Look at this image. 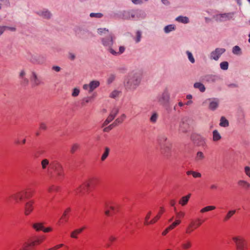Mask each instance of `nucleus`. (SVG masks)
<instances>
[{
  "mask_svg": "<svg viewBox=\"0 0 250 250\" xmlns=\"http://www.w3.org/2000/svg\"><path fill=\"white\" fill-rule=\"evenodd\" d=\"M193 87L195 88L198 89L201 92H204L206 90V87L203 83L201 82H196L194 83Z\"/></svg>",
  "mask_w": 250,
  "mask_h": 250,
  "instance_id": "nucleus-35",
  "label": "nucleus"
},
{
  "mask_svg": "<svg viewBox=\"0 0 250 250\" xmlns=\"http://www.w3.org/2000/svg\"><path fill=\"white\" fill-rule=\"evenodd\" d=\"M236 212L235 210H229L224 217L223 221L226 222L229 220Z\"/></svg>",
  "mask_w": 250,
  "mask_h": 250,
  "instance_id": "nucleus-41",
  "label": "nucleus"
},
{
  "mask_svg": "<svg viewBox=\"0 0 250 250\" xmlns=\"http://www.w3.org/2000/svg\"><path fill=\"white\" fill-rule=\"evenodd\" d=\"M213 141H218L221 139V136L217 130H214L212 132Z\"/></svg>",
  "mask_w": 250,
  "mask_h": 250,
  "instance_id": "nucleus-42",
  "label": "nucleus"
},
{
  "mask_svg": "<svg viewBox=\"0 0 250 250\" xmlns=\"http://www.w3.org/2000/svg\"><path fill=\"white\" fill-rule=\"evenodd\" d=\"M118 211V208L114 206H110L105 211V214L106 216H112Z\"/></svg>",
  "mask_w": 250,
  "mask_h": 250,
  "instance_id": "nucleus-24",
  "label": "nucleus"
},
{
  "mask_svg": "<svg viewBox=\"0 0 250 250\" xmlns=\"http://www.w3.org/2000/svg\"><path fill=\"white\" fill-rule=\"evenodd\" d=\"M45 239L43 235L34 236L24 242L19 250H36V247L42 244Z\"/></svg>",
  "mask_w": 250,
  "mask_h": 250,
  "instance_id": "nucleus-2",
  "label": "nucleus"
},
{
  "mask_svg": "<svg viewBox=\"0 0 250 250\" xmlns=\"http://www.w3.org/2000/svg\"><path fill=\"white\" fill-rule=\"evenodd\" d=\"M157 101L158 103L165 108L168 107L170 100V94L167 88H166L163 93L158 95Z\"/></svg>",
  "mask_w": 250,
  "mask_h": 250,
  "instance_id": "nucleus-7",
  "label": "nucleus"
},
{
  "mask_svg": "<svg viewBox=\"0 0 250 250\" xmlns=\"http://www.w3.org/2000/svg\"><path fill=\"white\" fill-rule=\"evenodd\" d=\"M107 49L108 51H109L113 55H114V56H117L118 55V52H116L115 50H114L112 48V46L108 47Z\"/></svg>",
  "mask_w": 250,
  "mask_h": 250,
  "instance_id": "nucleus-57",
  "label": "nucleus"
},
{
  "mask_svg": "<svg viewBox=\"0 0 250 250\" xmlns=\"http://www.w3.org/2000/svg\"><path fill=\"white\" fill-rule=\"evenodd\" d=\"M85 229L86 227L83 226V227L80 229H75L74 230L71 232L70 234V237L72 238H78V235L81 234Z\"/></svg>",
  "mask_w": 250,
  "mask_h": 250,
  "instance_id": "nucleus-26",
  "label": "nucleus"
},
{
  "mask_svg": "<svg viewBox=\"0 0 250 250\" xmlns=\"http://www.w3.org/2000/svg\"><path fill=\"white\" fill-rule=\"evenodd\" d=\"M125 118V114H123L121 117V118H117L115 122H114V124L117 125L118 124L121 123L124 119Z\"/></svg>",
  "mask_w": 250,
  "mask_h": 250,
  "instance_id": "nucleus-50",
  "label": "nucleus"
},
{
  "mask_svg": "<svg viewBox=\"0 0 250 250\" xmlns=\"http://www.w3.org/2000/svg\"><path fill=\"white\" fill-rule=\"evenodd\" d=\"M216 208V207L214 206H208L205 208H203L200 210V212L204 213L205 212L209 211L210 210H214Z\"/></svg>",
  "mask_w": 250,
  "mask_h": 250,
  "instance_id": "nucleus-43",
  "label": "nucleus"
},
{
  "mask_svg": "<svg viewBox=\"0 0 250 250\" xmlns=\"http://www.w3.org/2000/svg\"><path fill=\"white\" fill-rule=\"evenodd\" d=\"M90 89L89 92H92L95 88L100 85V82L98 81H92L89 83Z\"/></svg>",
  "mask_w": 250,
  "mask_h": 250,
  "instance_id": "nucleus-33",
  "label": "nucleus"
},
{
  "mask_svg": "<svg viewBox=\"0 0 250 250\" xmlns=\"http://www.w3.org/2000/svg\"><path fill=\"white\" fill-rule=\"evenodd\" d=\"M64 246V244H60L59 245H57L52 248H51L50 249H47V250H57L59 249L62 247Z\"/></svg>",
  "mask_w": 250,
  "mask_h": 250,
  "instance_id": "nucleus-58",
  "label": "nucleus"
},
{
  "mask_svg": "<svg viewBox=\"0 0 250 250\" xmlns=\"http://www.w3.org/2000/svg\"><path fill=\"white\" fill-rule=\"evenodd\" d=\"M27 59L33 64H42L45 61L44 57L42 55L38 54L33 55L30 53L27 56Z\"/></svg>",
  "mask_w": 250,
  "mask_h": 250,
  "instance_id": "nucleus-11",
  "label": "nucleus"
},
{
  "mask_svg": "<svg viewBox=\"0 0 250 250\" xmlns=\"http://www.w3.org/2000/svg\"><path fill=\"white\" fill-rule=\"evenodd\" d=\"M119 112V109L118 108H113L110 114V115H112V116H114V118L116 117V116L117 115V114H118Z\"/></svg>",
  "mask_w": 250,
  "mask_h": 250,
  "instance_id": "nucleus-59",
  "label": "nucleus"
},
{
  "mask_svg": "<svg viewBox=\"0 0 250 250\" xmlns=\"http://www.w3.org/2000/svg\"><path fill=\"white\" fill-rule=\"evenodd\" d=\"M192 246V242L189 240H187L181 244V248L183 250H188Z\"/></svg>",
  "mask_w": 250,
  "mask_h": 250,
  "instance_id": "nucleus-29",
  "label": "nucleus"
},
{
  "mask_svg": "<svg viewBox=\"0 0 250 250\" xmlns=\"http://www.w3.org/2000/svg\"><path fill=\"white\" fill-rule=\"evenodd\" d=\"M165 209L163 207L160 208L159 211L157 214L152 219L154 223H156L159 219L161 218L162 215L165 212Z\"/></svg>",
  "mask_w": 250,
  "mask_h": 250,
  "instance_id": "nucleus-32",
  "label": "nucleus"
},
{
  "mask_svg": "<svg viewBox=\"0 0 250 250\" xmlns=\"http://www.w3.org/2000/svg\"><path fill=\"white\" fill-rule=\"evenodd\" d=\"M194 229L190 226V224L188 225V226L187 227L186 229V233L187 234H190L191 232H192L194 230Z\"/></svg>",
  "mask_w": 250,
  "mask_h": 250,
  "instance_id": "nucleus-53",
  "label": "nucleus"
},
{
  "mask_svg": "<svg viewBox=\"0 0 250 250\" xmlns=\"http://www.w3.org/2000/svg\"><path fill=\"white\" fill-rule=\"evenodd\" d=\"M186 54H187L188 59L189 61L192 63H193L195 62V59L193 56V55L191 52L189 51H186Z\"/></svg>",
  "mask_w": 250,
  "mask_h": 250,
  "instance_id": "nucleus-46",
  "label": "nucleus"
},
{
  "mask_svg": "<svg viewBox=\"0 0 250 250\" xmlns=\"http://www.w3.org/2000/svg\"><path fill=\"white\" fill-rule=\"evenodd\" d=\"M97 182V180L95 178L88 179L75 189L76 195L83 196L85 194H88L90 192V188L94 187Z\"/></svg>",
  "mask_w": 250,
  "mask_h": 250,
  "instance_id": "nucleus-3",
  "label": "nucleus"
},
{
  "mask_svg": "<svg viewBox=\"0 0 250 250\" xmlns=\"http://www.w3.org/2000/svg\"><path fill=\"white\" fill-rule=\"evenodd\" d=\"M36 13L39 16L47 20L51 19L52 17L51 12L46 9H44L43 10H39L36 12Z\"/></svg>",
  "mask_w": 250,
  "mask_h": 250,
  "instance_id": "nucleus-22",
  "label": "nucleus"
},
{
  "mask_svg": "<svg viewBox=\"0 0 250 250\" xmlns=\"http://www.w3.org/2000/svg\"><path fill=\"white\" fill-rule=\"evenodd\" d=\"M175 21L179 22H181L184 24L188 23L189 22V18L188 17L183 16H179L177 17L175 19Z\"/></svg>",
  "mask_w": 250,
  "mask_h": 250,
  "instance_id": "nucleus-31",
  "label": "nucleus"
},
{
  "mask_svg": "<svg viewBox=\"0 0 250 250\" xmlns=\"http://www.w3.org/2000/svg\"><path fill=\"white\" fill-rule=\"evenodd\" d=\"M49 160L46 159H44L43 160H42L41 162V165H42V168L44 169L46 168L47 166L49 165Z\"/></svg>",
  "mask_w": 250,
  "mask_h": 250,
  "instance_id": "nucleus-48",
  "label": "nucleus"
},
{
  "mask_svg": "<svg viewBox=\"0 0 250 250\" xmlns=\"http://www.w3.org/2000/svg\"><path fill=\"white\" fill-rule=\"evenodd\" d=\"M142 36V32L140 30H138L136 32V38L135 39L136 42L138 43L140 42Z\"/></svg>",
  "mask_w": 250,
  "mask_h": 250,
  "instance_id": "nucleus-51",
  "label": "nucleus"
},
{
  "mask_svg": "<svg viewBox=\"0 0 250 250\" xmlns=\"http://www.w3.org/2000/svg\"><path fill=\"white\" fill-rule=\"evenodd\" d=\"M141 81V75L138 73H129L125 78L124 85L127 90H133L139 86Z\"/></svg>",
  "mask_w": 250,
  "mask_h": 250,
  "instance_id": "nucleus-1",
  "label": "nucleus"
},
{
  "mask_svg": "<svg viewBox=\"0 0 250 250\" xmlns=\"http://www.w3.org/2000/svg\"><path fill=\"white\" fill-rule=\"evenodd\" d=\"M191 195L190 193H189L186 196H183L179 200V204L182 206H186L188 204Z\"/></svg>",
  "mask_w": 250,
  "mask_h": 250,
  "instance_id": "nucleus-28",
  "label": "nucleus"
},
{
  "mask_svg": "<svg viewBox=\"0 0 250 250\" xmlns=\"http://www.w3.org/2000/svg\"><path fill=\"white\" fill-rule=\"evenodd\" d=\"M30 79L31 82L32 83V87L39 85V84L43 83L41 79L37 76V75L35 72H32Z\"/></svg>",
  "mask_w": 250,
  "mask_h": 250,
  "instance_id": "nucleus-21",
  "label": "nucleus"
},
{
  "mask_svg": "<svg viewBox=\"0 0 250 250\" xmlns=\"http://www.w3.org/2000/svg\"><path fill=\"white\" fill-rule=\"evenodd\" d=\"M221 80L219 75L206 74L200 77V81L203 83L212 84Z\"/></svg>",
  "mask_w": 250,
  "mask_h": 250,
  "instance_id": "nucleus-9",
  "label": "nucleus"
},
{
  "mask_svg": "<svg viewBox=\"0 0 250 250\" xmlns=\"http://www.w3.org/2000/svg\"><path fill=\"white\" fill-rule=\"evenodd\" d=\"M181 223V221L180 220H177L172 223L169 226V229H170L171 230L174 229L176 227L179 225Z\"/></svg>",
  "mask_w": 250,
  "mask_h": 250,
  "instance_id": "nucleus-47",
  "label": "nucleus"
},
{
  "mask_svg": "<svg viewBox=\"0 0 250 250\" xmlns=\"http://www.w3.org/2000/svg\"><path fill=\"white\" fill-rule=\"evenodd\" d=\"M34 201L30 200L27 202L24 206V214L28 216L31 214L34 209Z\"/></svg>",
  "mask_w": 250,
  "mask_h": 250,
  "instance_id": "nucleus-19",
  "label": "nucleus"
},
{
  "mask_svg": "<svg viewBox=\"0 0 250 250\" xmlns=\"http://www.w3.org/2000/svg\"><path fill=\"white\" fill-rule=\"evenodd\" d=\"M95 96V95L93 94V96L88 97L87 98H85L83 99V101L85 102V103H88L90 102Z\"/></svg>",
  "mask_w": 250,
  "mask_h": 250,
  "instance_id": "nucleus-63",
  "label": "nucleus"
},
{
  "mask_svg": "<svg viewBox=\"0 0 250 250\" xmlns=\"http://www.w3.org/2000/svg\"><path fill=\"white\" fill-rule=\"evenodd\" d=\"M226 49L223 48H216L210 53V59L217 61L220 56L226 52Z\"/></svg>",
  "mask_w": 250,
  "mask_h": 250,
  "instance_id": "nucleus-16",
  "label": "nucleus"
},
{
  "mask_svg": "<svg viewBox=\"0 0 250 250\" xmlns=\"http://www.w3.org/2000/svg\"><path fill=\"white\" fill-rule=\"evenodd\" d=\"M80 145L78 143H75L71 147L70 152L71 153H74L76 151L80 149Z\"/></svg>",
  "mask_w": 250,
  "mask_h": 250,
  "instance_id": "nucleus-45",
  "label": "nucleus"
},
{
  "mask_svg": "<svg viewBox=\"0 0 250 250\" xmlns=\"http://www.w3.org/2000/svg\"><path fill=\"white\" fill-rule=\"evenodd\" d=\"M155 224L152 219L149 221V220H146V219L145 218V221L144 222V225L145 226H148L150 225H152Z\"/></svg>",
  "mask_w": 250,
  "mask_h": 250,
  "instance_id": "nucleus-60",
  "label": "nucleus"
},
{
  "mask_svg": "<svg viewBox=\"0 0 250 250\" xmlns=\"http://www.w3.org/2000/svg\"><path fill=\"white\" fill-rule=\"evenodd\" d=\"M204 222V220H202L200 218H197L194 220H191L189 224L194 229H196L199 228Z\"/></svg>",
  "mask_w": 250,
  "mask_h": 250,
  "instance_id": "nucleus-25",
  "label": "nucleus"
},
{
  "mask_svg": "<svg viewBox=\"0 0 250 250\" xmlns=\"http://www.w3.org/2000/svg\"><path fill=\"white\" fill-rule=\"evenodd\" d=\"M117 237L114 236H110L109 238L107 243L106 244L105 247L108 248L111 246L112 244L117 240Z\"/></svg>",
  "mask_w": 250,
  "mask_h": 250,
  "instance_id": "nucleus-37",
  "label": "nucleus"
},
{
  "mask_svg": "<svg viewBox=\"0 0 250 250\" xmlns=\"http://www.w3.org/2000/svg\"><path fill=\"white\" fill-rule=\"evenodd\" d=\"M80 93V90L78 88H74L73 89V92L72 93V96L73 97H77L79 95Z\"/></svg>",
  "mask_w": 250,
  "mask_h": 250,
  "instance_id": "nucleus-56",
  "label": "nucleus"
},
{
  "mask_svg": "<svg viewBox=\"0 0 250 250\" xmlns=\"http://www.w3.org/2000/svg\"><path fill=\"white\" fill-rule=\"evenodd\" d=\"M33 192L30 189H25L11 195L10 198L13 199L15 202L19 203L32 197Z\"/></svg>",
  "mask_w": 250,
  "mask_h": 250,
  "instance_id": "nucleus-4",
  "label": "nucleus"
},
{
  "mask_svg": "<svg viewBox=\"0 0 250 250\" xmlns=\"http://www.w3.org/2000/svg\"><path fill=\"white\" fill-rule=\"evenodd\" d=\"M114 116H112V115H110L107 117V118L106 119V120L104 121V125H108L109 123H110L113 119H114Z\"/></svg>",
  "mask_w": 250,
  "mask_h": 250,
  "instance_id": "nucleus-54",
  "label": "nucleus"
},
{
  "mask_svg": "<svg viewBox=\"0 0 250 250\" xmlns=\"http://www.w3.org/2000/svg\"><path fill=\"white\" fill-rule=\"evenodd\" d=\"M115 16L124 20H128L133 19L134 15L132 14V10H130L118 11L115 13Z\"/></svg>",
  "mask_w": 250,
  "mask_h": 250,
  "instance_id": "nucleus-12",
  "label": "nucleus"
},
{
  "mask_svg": "<svg viewBox=\"0 0 250 250\" xmlns=\"http://www.w3.org/2000/svg\"><path fill=\"white\" fill-rule=\"evenodd\" d=\"M71 211V208L70 207H68L64 210L62 215L58 222V225L61 226L67 223L69 219V214Z\"/></svg>",
  "mask_w": 250,
  "mask_h": 250,
  "instance_id": "nucleus-13",
  "label": "nucleus"
},
{
  "mask_svg": "<svg viewBox=\"0 0 250 250\" xmlns=\"http://www.w3.org/2000/svg\"><path fill=\"white\" fill-rule=\"evenodd\" d=\"M193 123V120L190 118L186 116L182 118L179 125V130L183 132H187L190 129Z\"/></svg>",
  "mask_w": 250,
  "mask_h": 250,
  "instance_id": "nucleus-10",
  "label": "nucleus"
},
{
  "mask_svg": "<svg viewBox=\"0 0 250 250\" xmlns=\"http://www.w3.org/2000/svg\"><path fill=\"white\" fill-rule=\"evenodd\" d=\"M158 118V114L156 112H154L150 117V121L152 123L156 122Z\"/></svg>",
  "mask_w": 250,
  "mask_h": 250,
  "instance_id": "nucleus-52",
  "label": "nucleus"
},
{
  "mask_svg": "<svg viewBox=\"0 0 250 250\" xmlns=\"http://www.w3.org/2000/svg\"><path fill=\"white\" fill-rule=\"evenodd\" d=\"M32 228L36 231H42L45 233L51 232L53 230V229L50 227L44 228L43 226V223L42 222L36 223L33 224L32 225Z\"/></svg>",
  "mask_w": 250,
  "mask_h": 250,
  "instance_id": "nucleus-14",
  "label": "nucleus"
},
{
  "mask_svg": "<svg viewBox=\"0 0 250 250\" xmlns=\"http://www.w3.org/2000/svg\"><path fill=\"white\" fill-rule=\"evenodd\" d=\"M49 167L52 169L54 174L58 179H62L64 173L62 165L57 162H54L50 164Z\"/></svg>",
  "mask_w": 250,
  "mask_h": 250,
  "instance_id": "nucleus-8",
  "label": "nucleus"
},
{
  "mask_svg": "<svg viewBox=\"0 0 250 250\" xmlns=\"http://www.w3.org/2000/svg\"><path fill=\"white\" fill-rule=\"evenodd\" d=\"M232 52L233 54L237 56H241L242 54V49L238 45H235L232 47Z\"/></svg>",
  "mask_w": 250,
  "mask_h": 250,
  "instance_id": "nucleus-36",
  "label": "nucleus"
},
{
  "mask_svg": "<svg viewBox=\"0 0 250 250\" xmlns=\"http://www.w3.org/2000/svg\"><path fill=\"white\" fill-rule=\"evenodd\" d=\"M74 31L76 36L82 39L86 40L89 37L92 38L95 37V35L92 32L84 27H76L74 29Z\"/></svg>",
  "mask_w": 250,
  "mask_h": 250,
  "instance_id": "nucleus-5",
  "label": "nucleus"
},
{
  "mask_svg": "<svg viewBox=\"0 0 250 250\" xmlns=\"http://www.w3.org/2000/svg\"><path fill=\"white\" fill-rule=\"evenodd\" d=\"M219 125L222 127H227L229 125V121L225 117H221Z\"/></svg>",
  "mask_w": 250,
  "mask_h": 250,
  "instance_id": "nucleus-38",
  "label": "nucleus"
},
{
  "mask_svg": "<svg viewBox=\"0 0 250 250\" xmlns=\"http://www.w3.org/2000/svg\"><path fill=\"white\" fill-rule=\"evenodd\" d=\"M119 93L120 92L119 91L115 90L111 93L110 97L115 99L118 96Z\"/></svg>",
  "mask_w": 250,
  "mask_h": 250,
  "instance_id": "nucleus-55",
  "label": "nucleus"
},
{
  "mask_svg": "<svg viewBox=\"0 0 250 250\" xmlns=\"http://www.w3.org/2000/svg\"><path fill=\"white\" fill-rule=\"evenodd\" d=\"M102 44L105 47L112 46L113 41V35L112 34H110L108 36L102 39Z\"/></svg>",
  "mask_w": 250,
  "mask_h": 250,
  "instance_id": "nucleus-17",
  "label": "nucleus"
},
{
  "mask_svg": "<svg viewBox=\"0 0 250 250\" xmlns=\"http://www.w3.org/2000/svg\"><path fill=\"white\" fill-rule=\"evenodd\" d=\"M61 190L60 187L56 185H51L47 188V192L49 193L52 194L59 192Z\"/></svg>",
  "mask_w": 250,
  "mask_h": 250,
  "instance_id": "nucleus-27",
  "label": "nucleus"
},
{
  "mask_svg": "<svg viewBox=\"0 0 250 250\" xmlns=\"http://www.w3.org/2000/svg\"><path fill=\"white\" fill-rule=\"evenodd\" d=\"M110 149L108 147L106 146L104 148V151L101 157V161H104L108 157Z\"/></svg>",
  "mask_w": 250,
  "mask_h": 250,
  "instance_id": "nucleus-40",
  "label": "nucleus"
},
{
  "mask_svg": "<svg viewBox=\"0 0 250 250\" xmlns=\"http://www.w3.org/2000/svg\"><path fill=\"white\" fill-rule=\"evenodd\" d=\"M161 151L164 156L167 158L171 156L170 148L169 146H166L165 144H161Z\"/></svg>",
  "mask_w": 250,
  "mask_h": 250,
  "instance_id": "nucleus-23",
  "label": "nucleus"
},
{
  "mask_svg": "<svg viewBox=\"0 0 250 250\" xmlns=\"http://www.w3.org/2000/svg\"><path fill=\"white\" fill-rule=\"evenodd\" d=\"M68 58L71 61H74L76 59V55L74 53L69 52L68 55Z\"/></svg>",
  "mask_w": 250,
  "mask_h": 250,
  "instance_id": "nucleus-62",
  "label": "nucleus"
},
{
  "mask_svg": "<svg viewBox=\"0 0 250 250\" xmlns=\"http://www.w3.org/2000/svg\"><path fill=\"white\" fill-rule=\"evenodd\" d=\"M176 28V26L174 24H168L164 27V31L165 33L168 34L171 31L175 30Z\"/></svg>",
  "mask_w": 250,
  "mask_h": 250,
  "instance_id": "nucleus-34",
  "label": "nucleus"
},
{
  "mask_svg": "<svg viewBox=\"0 0 250 250\" xmlns=\"http://www.w3.org/2000/svg\"><path fill=\"white\" fill-rule=\"evenodd\" d=\"M232 241L234 242L236 250H248V241L242 236L233 237Z\"/></svg>",
  "mask_w": 250,
  "mask_h": 250,
  "instance_id": "nucleus-6",
  "label": "nucleus"
},
{
  "mask_svg": "<svg viewBox=\"0 0 250 250\" xmlns=\"http://www.w3.org/2000/svg\"><path fill=\"white\" fill-rule=\"evenodd\" d=\"M115 126H116V125L113 123V124H112L111 125H109L107 127H105L104 129V131H105V132H108L109 130H110L111 129H112L113 128V127Z\"/></svg>",
  "mask_w": 250,
  "mask_h": 250,
  "instance_id": "nucleus-61",
  "label": "nucleus"
},
{
  "mask_svg": "<svg viewBox=\"0 0 250 250\" xmlns=\"http://www.w3.org/2000/svg\"><path fill=\"white\" fill-rule=\"evenodd\" d=\"M205 138L199 134H194L191 135V141H205Z\"/></svg>",
  "mask_w": 250,
  "mask_h": 250,
  "instance_id": "nucleus-39",
  "label": "nucleus"
},
{
  "mask_svg": "<svg viewBox=\"0 0 250 250\" xmlns=\"http://www.w3.org/2000/svg\"><path fill=\"white\" fill-rule=\"evenodd\" d=\"M209 102L208 108L212 111L215 110L219 106V100L216 98H208L207 99L203 104Z\"/></svg>",
  "mask_w": 250,
  "mask_h": 250,
  "instance_id": "nucleus-15",
  "label": "nucleus"
},
{
  "mask_svg": "<svg viewBox=\"0 0 250 250\" xmlns=\"http://www.w3.org/2000/svg\"><path fill=\"white\" fill-rule=\"evenodd\" d=\"M132 14L134 15L133 19H145L146 16V13L141 9H132Z\"/></svg>",
  "mask_w": 250,
  "mask_h": 250,
  "instance_id": "nucleus-20",
  "label": "nucleus"
},
{
  "mask_svg": "<svg viewBox=\"0 0 250 250\" xmlns=\"http://www.w3.org/2000/svg\"><path fill=\"white\" fill-rule=\"evenodd\" d=\"M237 184L239 186L246 190H248L250 188V184L245 180H239Z\"/></svg>",
  "mask_w": 250,
  "mask_h": 250,
  "instance_id": "nucleus-30",
  "label": "nucleus"
},
{
  "mask_svg": "<svg viewBox=\"0 0 250 250\" xmlns=\"http://www.w3.org/2000/svg\"><path fill=\"white\" fill-rule=\"evenodd\" d=\"M245 172L246 174L250 178V167L246 166L245 167Z\"/></svg>",
  "mask_w": 250,
  "mask_h": 250,
  "instance_id": "nucleus-64",
  "label": "nucleus"
},
{
  "mask_svg": "<svg viewBox=\"0 0 250 250\" xmlns=\"http://www.w3.org/2000/svg\"><path fill=\"white\" fill-rule=\"evenodd\" d=\"M234 15V12H229L227 13L219 14L217 15L216 16L217 17H220V19H219V21L223 22L227 21H229L233 19Z\"/></svg>",
  "mask_w": 250,
  "mask_h": 250,
  "instance_id": "nucleus-18",
  "label": "nucleus"
},
{
  "mask_svg": "<svg viewBox=\"0 0 250 250\" xmlns=\"http://www.w3.org/2000/svg\"><path fill=\"white\" fill-rule=\"evenodd\" d=\"M220 66L221 69L227 70L229 68V62L227 61H224L220 63Z\"/></svg>",
  "mask_w": 250,
  "mask_h": 250,
  "instance_id": "nucleus-44",
  "label": "nucleus"
},
{
  "mask_svg": "<svg viewBox=\"0 0 250 250\" xmlns=\"http://www.w3.org/2000/svg\"><path fill=\"white\" fill-rule=\"evenodd\" d=\"M103 16V14L101 13H91L90 17L91 18H101Z\"/></svg>",
  "mask_w": 250,
  "mask_h": 250,
  "instance_id": "nucleus-49",
  "label": "nucleus"
}]
</instances>
